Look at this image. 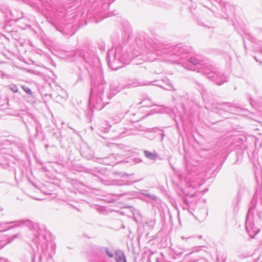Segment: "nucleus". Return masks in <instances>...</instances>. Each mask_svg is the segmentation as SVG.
Masks as SVG:
<instances>
[{
  "instance_id": "obj_1",
  "label": "nucleus",
  "mask_w": 262,
  "mask_h": 262,
  "mask_svg": "<svg viewBox=\"0 0 262 262\" xmlns=\"http://www.w3.org/2000/svg\"><path fill=\"white\" fill-rule=\"evenodd\" d=\"M0 228L4 229H12L16 228L28 229H43L38 223L34 222L28 219H23L13 222L0 223Z\"/></svg>"
},
{
  "instance_id": "obj_2",
  "label": "nucleus",
  "mask_w": 262,
  "mask_h": 262,
  "mask_svg": "<svg viewBox=\"0 0 262 262\" xmlns=\"http://www.w3.org/2000/svg\"><path fill=\"white\" fill-rule=\"evenodd\" d=\"M0 106H3L5 108L11 106L7 97L0 96Z\"/></svg>"
},
{
  "instance_id": "obj_3",
  "label": "nucleus",
  "mask_w": 262,
  "mask_h": 262,
  "mask_svg": "<svg viewBox=\"0 0 262 262\" xmlns=\"http://www.w3.org/2000/svg\"><path fill=\"white\" fill-rule=\"evenodd\" d=\"M47 234H48V233L46 230H39V232H38L36 235L37 238H38L39 241H41V239L47 240Z\"/></svg>"
},
{
  "instance_id": "obj_4",
  "label": "nucleus",
  "mask_w": 262,
  "mask_h": 262,
  "mask_svg": "<svg viewBox=\"0 0 262 262\" xmlns=\"http://www.w3.org/2000/svg\"><path fill=\"white\" fill-rule=\"evenodd\" d=\"M116 262H126V257L124 253L117 254L116 256Z\"/></svg>"
},
{
  "instance_id": "obj_5",
  "label": "nucleus",
  "mask_w": 262,
  "mask_h": 262,
  "mask_svg": "<svg viewBox=\"0 0 262 262\" xmlns=\"http://www.w3.org/2000/svg\"><path fill=\"white\" fill-rule=\"evenodd\" d=\"M100 252L102 253H105L110 258H113L114 256V253L107 248H101L100 249Z\"/></svg>"
},
{
  "instance_id": "obj_6",
  "label": "nucleus",
  "mask_w": 262,
  "mask_h": 262,
  "mask_svg": "<svg viewBox=\"0 0 262 262\" xmlns=\"http://www.w3.org/2000/svg\"><path fill=\"white\" fill-rule=\"evenodd\" d=\"M246 233L249 236L250 238H254L256 234L258 233L259 230L256 232L255 230H245Z\"/></svg>"
},
{
  "instance_id": "obj_7",
  "label": "nucleus",
  "mask_w": 262,
  "mask_h": 262,
  "mask_svg": "<svg viewBox=\"0 0 262 262\" xmlns=\"http://www.w3.org/2000/svg\"><path fill=\"white\" fill-rule=\"evenodd\" d=\"M144 154L146 157L150 159H155L156 157V155L154 154L149 151L145 150L144 151Z\"/></svg>"
},
{
  "instance_id": "obj_8",
  "label": "nucleus",
  "mask_w": 262,
  "mask_h": 262,
  "mask_svg": "<svg viewBox=\"0 0 262 262\" xmlns=\"http://www.w3.org/2000/svg\"><path fill=\"white\" fill-rule=\"evenodd\" d=\"M9 89L13 93H17L18 92V89L16 85L14 84H11L8 86Z\"/></svg>"
},
{
  "instance_id": "obj_9",
  "label": "nucleus",
  "mask_w": 262,
  "mask_h": 262,
  "mask_svg": "<svg viewBox=\"0 0 262 262\" xmlns=\"http://www.w3.org/2000/svg\"><path fill=\"white\" fill-rule=\"evenodd\" d=\"M21 88L28 95L32 96V92L29 87L25 85H21Z\"/></svg>"
},
{
  "instance_id": "obj_10",
  "label": "nucleus",
  "mask_w": 262,
  "mask_h": 262,
  "mask_svg": "<svg viewBox=\"0 0 262 262\" xmlns=\"http://www.w3.org/2000/svg\"><path fill=\"white\" fill-rule=\"evenodd\" d=\"M36 133L35 136H37L39 133L41 132V126L39 124H36L35 126Z\"/></svg>"
},
{
  "instance_id": "obj_11",
  "label": "nucleus",
  "mask_w": 262,
  "mask_h": 262,
  "mask_svg": "<svg viewBox=\"0 0 262 262\" xmlns=\"http://www.w3.org/2000/svg\"><path fill=\"white\" fill-rule=\"evenodd\" d=\"M0 75L2 76L3 78H8L9 77V75L6 73H5L2 71H0Z\"/></svg>"
},
{
  "instance_id": "obj_12",
  "label": "nucleus",
  "mask_w": 262,
  "mask_h": 262,
  "mask_svg": "<svg viewBox=\"0 0 262 262\" xmlns=\"http://www.w3.org/2000/svg\"><path fill=\"white\" fill-rule=\"evenodd\" d=\"M0 262H7V259L0 257Z\"/></svg>"
},
{
  "instance_id": "obj_13",
  "label": "nucleus",
  "mask_w": 262,
  "mask_h": 262,
  "mask_svg": "<svg viewBox=\"0 0 262 262\" xmlns=\"http://www.w3.org/2000/svg\"><path fill=\"white\" fill-rule=\"evenodd\" d=\"M76 54H78L80 57L81 56L80 51H77Z\"/></svg>"
},
{
  "instance_id": "obj_14",
  "label": "nucleus",
  "mask_w": 262,
  "mask_h": 262,
  "mask_svg": "<svg viewBox=\"0 0 262 262\" xmlns=\"http://www.w3.org/2000/svg\"><path fill=\"white\" fill-rule=\"evenodd\" d=\"M18 236V234H15L13 236V238L17 237Z\"/></svg>"
},
{
  "instance_id": "obj_15",
  "label": "nucleus",
  "mask_w": 262,
  "mask_h": 262,
  "mask_svg": "<svg viewBox=\"0 0 262 262\" xmlns=\"http://www.w3.org/2000/svg\"><path fill=\"white\" fill-rule=\"evenodd\" d=\"M8 240H9V241H8V243H10V242L12 241V239H11V240H9V239H8Z\"/></svg>"
},
{
  "instance_id": "obj_16",
  "label": "nucleus",
  "mask_w": 262,
  "mask_h": 262,
  "mask_svg": "<svg viewBox=\"0 0 262 262\" xmlns=\"http://www.w3.org/2000/svg\"><path fill=\"white\" fill-rule=\"evenodd\" d=\"M199 238H202V235H199Z\"/></svg>"
},
{
  "instance_id": "obj_17",
  "label": "nucleus",
  "mask_w": 262,
  "mask_h": 262,
  "mask_svg": "<svg viewBox=\"0 0 262 262\" xmlns=\"http://www.w3.org/2000/svg\"><path fill=\"white\" fill-rule=\"evenodd\" d=\"M46 148H48V145H46Z\"/></svg>"
},
{
  "instance_id": "obj_18",
  "label": "nucleus",
  "mask_w": 262,
  "mask_h": 262,
  "mask_svg": "<svg viewBox=\"0 0 262 262\" xmlns=\"http://www.w3.org/2000/svg\"><path fill=\"white\" fill-rule=\"evenodd\" d=\"M157 262H160L159 261L157 260Z\"/></svg>"
},
{
  "instance_id": "obj_19",
  "label": "nucleus",
  "mask_w": 262,
  "mask_h": 262,
  "mask_svg": "<svg viewBox=\"0 0 262 262\" xmlns=\"http://www.w3.org/2000/svg\"><path fill=\"white\" fill-rule=\"evenodd\" d=\"M1 184V183H0V184Z\"/></svg>"
}]
</instances>
